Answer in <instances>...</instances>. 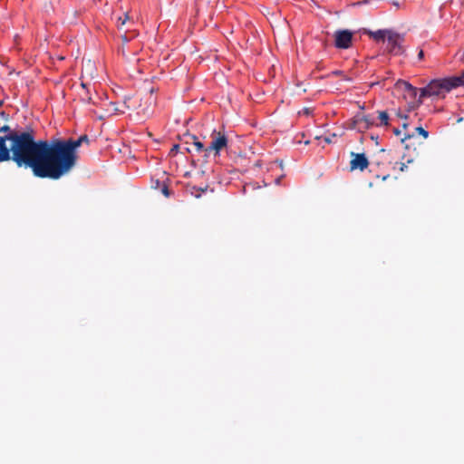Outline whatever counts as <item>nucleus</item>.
Returning <instances> with one entry per match:
<instances>
[{"label":"nucleus","mask_w":464,"mask_h":464,"mask_svg":"<svg viewBox=\"0 0 464 464\" xmlns=\"http://www.w3.org/2000/svg\"><path fill=\"white\" fill-rule=\"evenodd\" d=\"M178 147H179V145H175L173 149H174V150H177V149H178Z\"/></svg>","instance_id":"412c9836"},{"label":"nucleus","mask_w":464,"mask_h":464,"mask_svg":"<svg viewBox=\"0 0 464 464\" xmlns=\"http://www.w3.org/2000/svg\"><path fill=\"white\" fill-rule=\"evenodd\" d=\"M342 73H343L342 71H334V72H333L334 75H341Z\"/></svg>","instance_id":"2eb2a0df"},{"label":"nucleus","mask_w":464,"mask_h":464,"mask_svg":"<svg viewBox=\"0 0 464 464\" xmlns=\"http://www.w3.org/2000/svg\"><path fill=\"white\" fill-rule=\"evenodd\" d=\"M354 124L359 130L368 129L374 124V121L370 115L358 114L354 117Z\"/></svg>","instance_id":"0eeeda50"},{"label":"nucleus","mask_w":464,"mask_h":464,"mask_svg":"<svg viewBox=\"0 0 464 464\" xmlns=\"http://www.w3.org/2000/svg\"><path fill=\"white\" fill-rule=\"evenodd\" d=\"M464 85V72L459 76L431 80L427 86L420 89V99L444 96L451 90Z\"/></svg>","instance_id":"f03ea898"},{"label":"nucleus","mask_w":464,"mask_h":464,"mask_svg":"<svg viewBox=\"0 0 464 464\" xmlns=\"http://www.w3.org/2000/svg\"><path fill=\"white\" fill-rule=\"evenodd\" d=\"M163 193H164L166 196H168V195H169V192H168V188H165L163 189Z\"/></svg>","instance_id":"f3484780"},{"label":"nucleus","mask_w":464,"mask_h":464,"mask_svg":"<svg viewBox=\"0 0 464 464\" xmlns=\"http://www.w3.org/2000/svg\"><path fill=\"white\" fill-rule=\"evenodd\" d=\"M353 32L350 30H337L334 33V46L338 49H348L352 45Z\"/></svg>","instance_id":"20e7f679"},{"label":"nucleus","mask_w":464,"mask_h":464,"mask_svg":"<svg viewBox=\"0 0 464 464\" xmlns=\"http://www.w3.org/2000/svg\"><path fill=\"white\" fill-rule=\"evenodd\" d=\"M122 39H123L124 41H128V39H127V36H126V35H123V36H122Z\"/></svg>","instance_id":"a211bd4d"},{"label":"nucleus","mask_w":464,"mask_h":464,"mask_svg":"<svg viewBox=\"0 0 464 464\" xmlns=\"http://www.w3.org/2000/svg\"><path fill=\"white\" fill-rule=\"evenodd\" d=\"M227 145V139L225 134L213 132L212 140L209 146L205 149V156H209L211 152L219 155L220 151Z\"/></svg>","instance_id":"7ed1b4c3"},{"label":"nucleus","mask_w":464,"mask_h":464,"mask_svg":"<svg viewBox=\"0 0 464 464\" xmlns=\"http://www.w3.org/2000/svg\"><path fill=\"white\" fill-rule=\"evenodd\" d=\"M0 162L13 160L18 168L31 169L35 177L59 179L68 174L77 161L76 150L88 137L77 140H36L33 128H0Z\"/></svg>","instance_id":"f257e3e1"},{"label":"nucleus","mask_w":464,"mask_h":464,"mask_svg":"<svg viewBox=\"0 0 464 464\" xmlns=\"http://www.w3.org/2000/svg\"><path fill=\"white\" fill-rule=\"evenodd\" d=\"M353 159L351 161V169H358L360 170H363L368 167L369 161L364 154L353 153Z\"/></svg>","instance_id":"423d86ee"},{"label":"nucleus","mask_w":464,"mask_h":464,"mask_svg":"<svg viewBox=\"0 0 464 464\" xmlns=\"http://www.w3.org/2000/svg\"><path fill=\"white\" fill-rule=\"evenodd\" d=\"M393 132L397 136H399L401 134V130L399 129H394Z\"/></svg>","instance_id":"dca6fc26"},{"label":"nucleus","mask_w":464,"mask_h":464,"mask_svg":"<svg viewBox=\"0 0 464 464\" xmlns=\"http://www.w3.org/2000/svg\"><path fill=\"white\" fill-rule=\"evenodd\" d=\"M387 51L393 54L399 55L402 53L401 42L402 38L401 35L393 31H392L387 37Z\"/></svg>","instance_id":"39448f33"},{"label":"nucleus","mask_w":464,"mask_h":464,"mask_svg":"<svg viewBox=\"0 0 464 464\" xmlns=\"http://www.w3.org/2000/svg\"><path fill=\"white\" fill-rule=\"evenodd\" d=\"M407 126H408V125H407V123H403V125H402V127H403L404 129H405V128H407Z\"/></svg>","instance_id":"6ab92c4d"},{"label":"nucleus","mask_w":464,"mask_h":464,"mask_svg":"<svg viewBox=\"0 0 464 464\" xmlns=\"http://www.w3.org/2000/svg\"><path fill=\"white\" fill-rule=\"evenodd\" d=\"M396 87L404 91L412 93L413 95H416L418 89L414 86H412L409 82H406L404 80H398L396 82Z\"/></svg>","instance_id":"1a4fd4ad"},{"label":"nucleus","mask_w":464,"mask_h":464,"mask_svg":"<svg viewBox=\"0 0 464 464\" xmlns=\"http://www.w3.org/2000/svg\"><path fill=\"white\" fill-rule=\"evenodd\" d=\"M392 32V30H377V31H369L368 34L375 41H386L388 34Z\"/></svg>","instance_id":"6e6552de"},{"label":"nucleus","mask_w":464,"mask_h":464,"mask_svg":"<svg viewBox=\"0 0 464 464\" xmlns=\"http://www.w3.org/2000/svg\"><path fill=\"white\" fill-rule=\"evenodd\" d=\"M424 57V53H423V50H420L419 53H418V59L419 60H422Z\"/></svg>","instance_id":"4468645a"},{"label":"nucleus","mask_w":464,"mask_h":464,"mask_svg":"<svg viewBox=\"0 0 464 464\" xmlns=\"http://www.w3.org/2000/svg\"><path fill=\"white\" fill-rule=\"evenodd\" d=\"M129 19L128 14H125L124 19H121V17H119L118 19V26L121 28L122 25L125 24L126 21Z\"/></svg>","instance_id":"ddd939ff"},{"label":"nucleus","mask_w":464,"mask_h":464,"mask_svg":"<svg viewBox=\"0 0 464 464\" xmlns=\"http://www.w3.org/2000/svg\"><path fill=\"white\" fill-rule=\"evenodd\" d=\"M416 131L425 139H427L429 137V132L426 130H424L422 127H417Z\"/></svg>","instance_id":"f8f14e48"},{"label":"nucleus","mask_w":464,"mask_h":464,"mask_svg":"<svg viewBox=\"0 0 464 464\" xmlns=\"http://www.w3.org/2000/svg\"><path fill=\"white\" fill-rule=\"evenodd\" d=\"M304 112L308 113L309 112L308 109H304Z\"/></svg>","instance_id":"aec40b11"},{"label":"nucleus","mask_w":464,"mask_h":464,"mask_svg":"<svg viewBox=\"0 0 464 464\" xmlns=\"http://www.w3.org/2000/svg\"><path fill=\"white\" fill-rule=\"evenodd\" d=\"M379 119L381 121L380 125L387 126L389 124V115L386 111H380Z\"/></svg>","instance_id":"9d476101"},{"label":"nucleus","mask_w":464,"mask_h":464,"mask_svg":"<svg viewBox=\"0 0 464 464\" xmlns=\"http://www.w3.org/2000/svg\"><path fill=\"white\" fill-rule=\"evenodd\" d=\"M193 138V145L196 147V150L198 152H202L204 151L205 152V147H204V144L199 141L195 136L192 137Z\"/></svg>","instance_id":"9b49d317"}]
</instances>
